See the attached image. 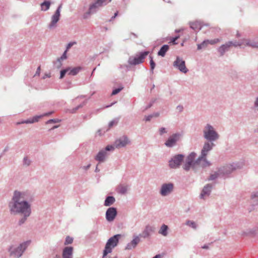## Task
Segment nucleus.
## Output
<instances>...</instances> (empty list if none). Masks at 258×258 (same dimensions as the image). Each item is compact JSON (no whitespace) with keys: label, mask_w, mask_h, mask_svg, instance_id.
I'll return each mask as SVG.
<instances>
[{"label":"nucleus","mask_w":258,"mask_h":258,"mask_svg":"<svg viewBox=\"0 0 258 258\" xmlns=\"http://www.w3.org/2000/svg\"><path fill=\"white\" fill-rule=\"evenodd\" d=\"M184 156L183 154H176L173 156L169 161V166L171 169H176L180 167L183 161Z\"/></svg>","instance_id":"obj_8"},{"label":"nucleus","mask_w":258,"mask_h":258,"mask_svg":"<svg viewBox=\"0 0 258 258\" xmlns=\"http://www.w3.org/2000/svg\"><path fill=\"white\" fill-rule=\"evenodd\" d=\"M73 241V238L72 237H71L70 236H67V237L66 238V240H65V241H64V245H68V244H71Z\"/></svg>","instance_id":"obj_46"},{"label":"nucleus","mask_w":258,"mask_h":258,"mask_svg":"<svg viewBox=\"0 0 258 258\" xmlns=\"http://www.w3.org/2000/svg\"><path fill=\"white\" fill-rule=\"evenodd\" d=\"M115 202V199L113 196H108L106 198L104 205L105 206H110L113 204Z\"/></svg>","instance_id":"obj_26"},{"label":"nucleus","mask_w":258,"mask_h":258,"mask_svg":"<svg viewBox=\"0 0 258 258\" xmlns=\"http://www.w3.org/2000/svg\"><path fill=\"white\" fill-rule=\"evenodd\" d=\"M154 117V114H150L149 115H147V116H145V118H144V120L146 121H149L151 120V119Z\"/></svg>","instance_id":"obj_50"},{"label":"nucleus","mask_w":258,"mask_h":258,"mask_svg":"<svg viewBox=\"0 0 258 258\" xmlns=\"http://www.w3.org/2000/svg\"><path fill=\"white\" fill-rule=\"evenodd\" d=\"M128 186L127 185H123L120 184L117 187V192L121 195H124L126 193Z\"/></svg>","instance_id":"obj_32"},{"label":"nucleus","mask_w":258,"mask_h":258,"mask_svg":"<svg viewBox=\"0 0 258 258\" xmlns=\"http://www.w3.org/2000/svg\"><path fill=\"white\" fill-rule=\"evenodd\" d=\"M81 70V67H76L72 69L70 68V70L69 71L68 75L72 76L76 75Z\"/></svg>","instance_id":"obj_34"},{"label":"nucleus","mask_w":258,"mask_h":258,"mask_svg":"<svg viewBox=\"0 0 258 258\" xmlns=\"http://www.w3.org/2000/svg\"><path fill=\"white\" fill-rule=\"evenodd\" d=\"M252 202L255 205H258V190L253 191L250 196Z\"/></svg>","instance_id":"obj_29"},{"label":"nucleus","mask_w":258,"mask_h":258,"mask_svg":"<svg viewBox=\"0 0 258 258\" xmlns=\"http://www.w3.org/2000/svg\"><path fill=\"white\" fill-rule=\"evenodd\" d=\"M90 166H91V164H88V165L87 166H84L83 167V168L84 169V170H88L90 167Z\"/></svg>","instance_id":"obj_57"},{"label":"nucleus","mask_w":258,"mask_h":258,"mask_svg":"<svg viewBox=\"0 0 258 258\" xmlns=\"http://www.w3.org/2000/svg\"><path fill=\"white\" fill-rule=\"evenodd\" d=\"M173 66L183 73H186L188 70L186 68L185 61L179 56H177L173 63Z\"/></svg>","instance_id":"obj_9"},{"label":"nucleus","mask_w":258,"mask_h":258,"mask_svg":"<svg viewBox=\"0 0 258 258\" xmlns=\"http://www.w3.org/2000/svg\"><path fill=\"white\" fill-rule=\"evenodd\" d=\"M67 51L66 50L62 54V55L57 58V61L55 62V65L57 68H59L61 66V61L67 58Z\"/></svg>","instance_id":"obj_30"},{"label":"nucleus","mask_w":258,"mask_h":258,"mask_svg":"<svg viewBox=\"0 0 258 258\" xmlns=\"http://www.w3.org/2000/svg\"><path fill=\"white\" fill-rule=\"evenodd\" d=\"M100 171L99 169L98 168V166H96L95 171L96 172H98Z\"/></svg>","instance_id":"obj_64"},{"label":"nucleus","mask_w":258,"mask_h":258,"mask_svg":"<svg viewBox=\"0 0 258 258\" xmlns=\"http://www.w3.org/2000/svg\"><path fill=\"white\" fill-rule=\"evenodd\" d=\"M179 38V36H175V37H173L171 39V42L174 44H176L177 43L176 42V41Z\"/></svg>","instance_id":"obj_54"},{"label":"nucleus","mask_w":258,"mask_h":258,"mask_svg":"<svg viewBox=\"0 0 258 258\" xmlns=\"http://www.w3.org/2000/svg\"><path fill=\"white\" fill-rule=\"evenodd\" d=\"M230 44L231 43L228 41L218 48L217 50L220 53V56H223L226 52L229 50L231 47Z\"/></svg>","instance_id":"obj_21"},{"label":"nucleus","mask_w":258,"mask_h":258,"mask_svg":"<svg viewBox=\"0 0 258 258\" xmlns=\"http://www.w3.org/2000/svg\"><path fill=\"white\" fill-rule=\"evenodd\" d=\"M189 25L190 28L194 30L195 31H199L202 28L200 23L198 21L190 22Z\"/></svg>","instance_id":"obj_28"},{"label":"nucleus","mask_w":258,"mask_h":258,"mask_svg":"<svg viewBox=\"0 0 258 258\" xmlns=\"http://www.w3.org/2000/svg\"><path fill=\"white\" fill-rule=\"evenodd\" d=\"M86 103H87L86 101H84L82 104H80L76 107L73 108L72 110V112L75 113L78 109H79V108L82 107L84 105H85L86 104Z\"/></svg>","instance_id":"obj_45"},{"label":"nucleus","mask_w":258,"mask_h":258,"mask_svg":"<svg viewBox=\"0 0 258 258\" xmlns=\"http://www.w3.org/2000/svg\"><path fill=\"white\" fill-rule=\"evenodd\" d=\"M229 42H231V44H230L231 47V46H234V47H237V46H241L243 44H244V42L243 41V40H241V41H237L236 40L235 41H229Z\"/></svg>","instance_id":"obj_35"},{"label":"nucleus","mask_w":258,"mask_h":258,"mask_svg":"<svg viewBox=\"0 0 258 258\" xmlns=\"http://www.w3.org/2000/svg\"><path fill=\"white\" fill-rule=\"evenodd\" d=\"M51 3L49 1H44L41 4V10L43 11H47L50 6Z\"/></svg>","instance_id":"obj_33"},{"label":"nucleus","mask_w":258,"mask_h":258,"mask_svg":"<svg viewBox=\"0 0 258 258\" xmlns=\"http://www.w3.org/2000/svg\"><path fill=\"white\" fill-rule=\"evenodd\" d=\"M131 144V141L126 136H123L116 139L114 143V148H121Z\"/></svg>","instance_id":"obj_13"},{"label":"nucleus","mask_w":258,"mask_h":258,"mask_svg":"<svg viewBox=\"0 0 258 258\" xmlns=\"http://www.w3.org/2000/svg\"><path fill=\"white\" fill-rule=\"evenodd\" d=\"M140 239L139 236H135L133 239L131 241V242L128 243L125 249L130 250L133 248H134L136 247L137 245L140 242Z\"/></svg>","instance_id":"obj_22"},{"label":"nucleus","mask_w":258,"mask_h":258,"mask_svg":"<svg viewBox=\"0 0 258 258\" xmlns=\"http://www.w3.org/2000/svg\"><path fill=\"white\" fill-rule=\"evenodd\" d=\"M149 51H145L137 54L135 56H131L128 60V63L130 65H137L142 63L144 59L149 54Z\"/></svg>","instance_id":"obj_7"},{"label":"nucleus","mask_w":258,"mask_h":258,"mask_svg":"<svg viewBox=\"0 0 258 258\" xmlns=\"http://www.w3.org/2000/svg\"><path fill=\"white\" fill-rule=\"evenodd\" d=\"M40 73V67H38L37 69L36 72L35 73V74L34 75V76H39Z\"/></svg>","instance_id":"obj_56"},{"label":"nucleus","mask_w":258,"mask_h":258,"mask_svg":"<svg viewBox=\"0 0 258 258\" xmlns=\"http://www.w3.org/2000/svg\"><path fill=\"white\" fill-rule=\"evenodd\" d=\"M29 243L30 241H27L21 243L18 246L14 245L10 246L9 249L10 255L17 258L21 257Z\"/></svg>","instance_id":"obj_5"},{"label":"nucleus","mask_w":258,"mask_h":258,"mask_svg":"<svg viewBox=\"0 0 258 258\" xmlns=\"http://www.w3.org/2000/svg\"><path fill=\"white\" fill-rule=\"evenodd\" d=\"M215 146L214 142L206 141L204 143L201 151V158L206 157L208 153Z\"/></svg>","instance_id":"obj_14"},{"label":"nucleus","mask_w":258,"mask_h":258,"mask_svg":"<svg viewBox=\"0 0 258 258\" xmlns=\"http://www.w3.org/2000/svg\"><path fill=\"white\" fill-rule=\"evenodd\" d=\"M213 185L212 184H207L204 187L200 194V198L201 199H204L205 196H209L213 188Z\"/></svg>","instance_id":"obj_20"},{"label":"nucleus","mask_w":258,"mask_h":258,"mask_svg":"<svg viewBox=\"0 0 258 258\" xmlns=\"http://www.w3.org/2000/svg\"><path fill=\"white\" fill-rule=\"evenodd\" d=\"M174 184L171 182L163 183L161 185L159 194L162 197L169 196L173 191Z\"/></svg>","instance_id":"obj_11"},{"label":"nucleus","mask_w":258,"mask_h":258,"mask_svg":"<svg viewBox=\"0 0 258 258\" xmlns=\"http://www.w3.org/2000/svg\"><path fill=\"white\" fill-rule=\"evenodd\" d=\"M70 70V68H67L66 69L62 70L60 71V79H62L65 75L68 73H69V71Z\"/></svg>","instance_id":"obj_43"},{"label":"nucleus","mask_w":258,"mask_h":258,"mask_svg":"<svg viewBox=\"0 0 258 258\" xmlns=\"http://www.w3.org/2000/svg\"><path fill=\"white\" fill-rule=\"evenodd\" d=\"M167 132L166 131V129L164 127H161L159 129V134H160V135H161V136H162L164 134L166 133Z\"/></svg>","instance_id":"obj_53"},{"label":"nucleus","mask_w":258,"mask_h":258,"mask_svg":"<svg viewBox=\"0 0 258 258\" xmlns=\"http://www.w3.org/2000/svg\"><path fill=\"white\" fill-rule=\"evenodd\" d=\"M74 248L72 246L65 247L62 252V258H73Z\"/></svg>","instance_id":"obj_19"},{"label":"nucleus","mask_w":258,"mask_h":258,"mask_svg":"<svg viewBox=\"0 0 258 258\" xmlns=\"http://www.w3.org/2000/svg\"><path fill=\"white\" fill-rule=\"evenodd\" d=\"M232 168H233L234 171L237 169H240L242 168L244 166V162L243 161L238 162L236 163H233L231 164Z\"/></svg>","instance_id":"obj_31"},{"label":"nucleus","mask_w":258,"mask_h":258,"mask_svg":"<svg viewBox=\"0 0 258 258\" xmlns=\"http://www.w3.org/2000/svg\"><path fill=\"white\" fill-rule=\"evenodd\" d=\"M150 60V67H151V72L153 74L154 69H155L156 64L155 62L153 60V57L151 55H150L149 56Z\"/></svg>","instance_id":"obj_41"},{"label":"nucleus","mask_w":258,"mask_h":258,"mask_svg":"<svg viewBox=\"0 0 258 258\" xmlns=\"http://www.w3.org/2000/svg\"><path fill=\"white\" fill-rule=\"evenodd\" d=\"M202 247L203 249H208L209 248V246L208 245H207V244H205V245H203Z\"/></svg>","instance_id":"obj_62"},{"label":"nucleus","mask_w":258,"mask_h":258,"mask_svg":"<svg viewBox=\"0 0 258 258\" xmlns=\"http://www.w3.org/2000/svg\"><path fill=\"white\" fill-rule=\"evenodd\" d=\"M176 109L179 113H181L183 110V107L181 105H178L177 106Z\"/></svg>","instance_id":"obj_52"},{"label":"nucleus","mask_w":258,"mask_h":258,"mask_svg":"<svg viewBox=\"0 0 258 258\" xmlns=\"http://www.w3.org/2000/svg\"><path fill=\"white\" fill-rule=\"evenodd\" d=\"M112 0H94L89 6L88 11L83 15V18L88 19L91 15L97 12L100 7L106 6Z\"/></svg>","instance_id":"obj_2"},{"label":"nucleus","mask_w":258,"mask_h":258,"mask_svg":"<svg viewBox=\"0 0 258 258\" xmlns=\"http://www.w3.org/2000/svg\"><path fill=\"white\" fill-rule=\"evenodd\" d=\"M207 41H208V44L214 45L215 44L220 42L221 41V39L219 38H216L212 40H207Z\"/></svg>","instance_id":"obj_44"},{"label":"nucleus","mask_w":258,"mask_h":258,"mask_svg":"<svg viewBox=\"0 0 258 258\" xmlns=\"http://www.w3.org/2000/svg\"><path fill=\"white\" fill-rule=\"evenodd\" d=\"M155 228L154 227L150 225H147L146 226L142 233L139 234V237H141L144 238H148L150 236L151 233L155 231Z\"/></svg>","instance_id":"obj_16"},{"label":"nucleus","mask_w":258,"mask_h":258,"mask_svg":"<svg viewBox=\"0 0 258 258\" xmlns=\"http://www.w3.org/2000/svg\"><path fill=\"white\" fill-rule=\"evenodd\" d=\"M114 150V147L112 145H108L104 149L100 150L94 159L99 163L104 162L109 155L108 152L113 151Z\"/></svg>","instance_id":"obj_6"},{"label":"nucleus","mask_w":258,"mask_h":258,"mask_svg":"<svg viewBox=\"0 0 258 258\" xmlns=\"http://www.w3.org/2000/svg\"><path fill=\"white\" fill-rule=\"evenodd\" d=\"M50 74H45L44 76L43 77V79H45L46 78H50Z\"/></svg>","instance_id":"obj_58"},{"label":"nucleus","mask_w":258,"mask_h":258,"mask_svg":"<svg viewBox=\"0 0 258 258\" xmlns=\"http://www.w3.org/2000/svg\"><path fill=\"white\" fill-rule=\"evenodd\" d=\"M31 163V160L27 157L25 156L23 159V165L25 167H28Z\"/></svg>","instance_id":"obj_37"},{"label":"nucleus","mask_w":258,"mask_h":258,"mask_svg":"<svg viewBox=\"0 0 258 258\" xmlns=\"http://www.w3.org/2000/svg\"><path fill=\"white\" fill-rule=\"evenodd\" d=\"M233 171H234V170L233 168H232L231 164L228 165L219 169V172L222 174V177H226L231 174Z\"/></svg>","instance_id":"obj_17"},{"label":"nucleus","mask_w":258,"mask_h":258,"mask_svg":"<svg viewBox=\"0 0 258 258\" xmlns=\"http://www.w3.org/2000/svg\"><path fill=\"white\" fill-rule=\"evenodd\" d=\"M197 166V163H196V160L195 162H193L190 161H185L183 166V168L184 170L188 171L190 170V168H192L194 169H196Z\"/></svg>","instance_id":"obj_23"},{"label":"nucleus","mask_w":258,"mask_h":258,"mask_svg":"<svg viewBox=\"0 0 258 258\" xmlns=\"http://www.w3.org/2000/svg\"><path fill=\"white\" fill-rule=\"evenodd\" d=\"M59 121V120H57V119H49V120H48L46 122V123L49 124V123H56L57 122H58Z\"/></svg>","instance_id":"obj_55"},{"label":"nucleus","mask_w":258,"mask_h":258,"mask_svg":"<svg viewBox=\"0 0 258 258\" xmlns=\"http://www.w3.org/2000/svg\"><path fill=\"white\" fill-rule=\"evenodd\" d=\"M203 138L207 141L215 142L220 138V135L213 126L207 123L203 130Z\"/></svg>","instance_id":"obj_3"},{"label":"nucleus","mask_w":258,"mask_h":258,"mask_svg":"<svg viewBox=\"0 0 258 258\" xmlns=\"http://www.w3.org/2000/svg\"><path fill=\"white\" fill-rule=\"evenodd\" d=\"M186 225L189 227H192V228H194L195 229H196L197 227L196 223L194 221H190V220H187L186 222Z\"/></svg>","instance_id":"obj_42"},{"label":"nucleus","mask_w":258,"mask_h":258,"mask_svg":"<svg viewBox=\"0 0 258 258\" xmlns=\"http://www.w3.org/2000/svg\"><path fill=\"white\" fill-rule=\"evenodd\" d=\"M117 122H118V120L117 119H114V120H111L109 123V124H108L109 125V127H111L113 125L116 124L117 123Z\"/></svg>","instance_id":"obj_51"},{"label":"nucleus","mask_w":258,"mask_h":258,"mask_svg":"<svg viewBox=\"0 0 258 258\" xmlns=\"http://www.w3.org/2000/svg\"><path fill=\"white\" fill-rule=\"evenodd\" d=\"M120 236V234H116L108 239L103 250L102 258H106L107 255L111 253L112 249L117 245Z\"/></svg>","instance_id":"obj_4"},{"label":"nucleus","mask_w":258,"mask_h":258,"mask_svg":"<svg viewBox=\"0 0 258 258\" xmlns=\"http://www.w3.org/2000/svg\"><path fill=\"white\" fill-rule=\"evenodd\" d=\"M197 154L195 152L190 153L186 157L185 161H190L191 162L195 161V158Z\"/></svg>","instance_id":"obj_36"},{"label":"nucleus","mask_w":258,"mask_h":258,"mask_svg":"<svg viewBox=\"0 0 258 258\" xmlns=\"http://www.w3.org/2000/svg\"><path fill=\"white\" fill-rule=\"evenodd\" d=\"M52 113V112H49L48 113H46L43 114V115H39V116H34L32 119L33 121V122H37L39 120V119L41 117L44 116H48Z\"/></svg>","instance_id":"obj_38"},{"label":"nucleus","mask_w":258,"mask_h":258,"mask_svg":"<svg viewBox=\"0 0 258 258\" xmlns=\"http://www.w3.org/2000/svg\"><path fill=\"white\" fill-rule=\"evenodd\" d=\"M33 123V121H32V119H27V120H23L21 122H17V124H22V123Z\"/></svg>","instance_id":"obj_48"},{"label":"nucleus","mask_w":258,"mask_h":258,"mask_svg":"<svg viewBox=\"0 0 258 258\" xmlns=\"http://www.w3.org/2000/svg\"><path fill=\"white\" fill-rule=\"evenodd\" d=\"M32 200V195L29 191H14L8 207L11 214L23 215V217L19 221V225L24 224L31 215V202Z\"/></svg>","instance_id":"obj_1"},{"label":"nucleus","mask_w":258,"mask_h":258,"mask_svg":"<svg viewBox=\"0 0 258 258\" xmlns=\"http://www.w3.org/2000/svg\"><path fill=\"white\" fill-rule=\"evenodd\" d=\"M117 210L114 207L109 208L105 214L106 219L108 222H112L115 218L117 215Z\"/></svg>","instance_id":"obj_15"},{"label":"nucleus","mask_w":258,"mask_h":258,"mask_svg":"<svg viewBox=\"0 0 258 258\" xmlns=\"http://www.w3.org/2000/svg\"><path fill=\"white\" fill-rule=\"evenodd\" d=\"M220 176H222V174L220 173L218 170L217 172H215L214 173L210 175V177L209 178V180H215Z\"/></svg>","instance_id":"obj_39"},{"label":"nucleus","mask_w":258,"mask_h":258,"mask_svg":"<svg viewBox=\"0 0 258 258\" xmlns=\"http://www.w3.org/2000/svg\"><path fill=\"white\" fill-rule=\"evenodd\" d=\"M169 47L167 44L163 45L158 52V55L164 57L166 52L169 50Z\"/></svg>","instance_id":"obj_25"},{"label":"nucleus","mask_w":258,"mask_h":258,"mask_svg":"<svg viewBox=\"0 0 258 258\" xmlns=\"http://www.w3.org/2000/svg\"><path fill=\"white\" fill-rule=\"evenodd\" d=\"M61 7L62 4L59 5L54 14L51 16V22L48 25V28L49 29H53L56 27V24L60 19Z\"/></svg>","instance_id":"obj_10"},{"label":"nucleus","mask_w":258,"mask_h":258,"mask_svg":"<svg viewBox=\"0 0 258 258\" xmlns=\"http://www.w3.org/2000/svg\"><path fill=\"white\" fill-rule=\"evenodd\" d=\"M162 256L161 254H159L156 255L153 258H162Z\"/></svg>","instance_id":"obj_60"},{"label":"nucleus","mask_w":258,"mask_h":258,"mask_svg":"<svg viewBox=\"0 0 258 258\" xmlns=\"http://www.w3.org/2000/svg\"><path fill=\"white\" fill-rule=\"evenodd\" d=\"M122 89V88H118L113 90L111 95H115L118 93Z\"/></svg>","instance_id":"obj_49"},{"label":"nucleus","mask_w":258,"mask_h":258,"mask_svg":"<svg viewBox=\"0 0 258 258\" xmlns=\"http://www.w3.org/2000/svg\"><path fill=\"white\" fill-rule=\"evenodd\" d=\"M168 226L165 224H163L161 226L158 233L164 236H166L168 235Z\"/></svg>","instance_id":"obj_27"},{"label":"nucleus","mask_w":258,"mask_h":258,"mask_svg":"<svg viewBox=\"0 0 258 258\" xmlns=\"http://www.w3.org/2000/svg\"><path fill=\"white\" fill-rule=\"evenodd\" d=\"M208 44V41H207V40H205L201 43L197 45L198 49L200 50V49H202L203 48H205L207 46Z\"/></svg>","instance_id":"obj_40"},{"label":"nucleus","mask_w":258,"mask_h":258,"mask_svg":"<svg viewBox=\"0 0 258 258\" xmlns=\"http://www.w3.org/2000/svg\"><path fill=\"white\" fill-rule=\"evenodd\" d=\"M116 103V102H113L110 105H106V106L104 107V108H108L111 106H112L113 104H114L115 103Z\"/></svg>","instance_id":"obj_61"},{"label":"nucleus","mask_w":258,"mask_h":258,"mask_svg":"<svg viewBox=\"0 0 258 258\" xmlns=\"http://www.w3.org/2000/svg\"><path fill=\"white\" fill-rule=\"evenodd\" d=\"M253 109L255 111H258V97L255 98L253 103Z\"/></svg>","instance_id":"obj_47"},{"label":"nucleus","mask_w":258,"mask_h":258,"mask_svg":"<svg viewBox=\"0 0 258 258\" xmlns=\"http://www.w3.org/2000/svg\"><path fill=\"white\" fill-rule=\"evenodd\" d=\"M245 46L258 48V41L251 39H243Z\"/></svg>","instance_id":"obj_24"},{"label":"nucleus","mask_w":258,"mask_h":258,"mask_svg":"<svg viewBox=\"0 0 258 258\" xmlns=\"http://www.w3.org/2000/svg\"><path fill=\"white\" fill-rule=\"evenodd\" d=\"M197 165L202 168H206L211 165V163L207 160L206 157L201 158V155L197 159Z\"/></svg>","instance_id":"obj_18"},{"label":"nucleus","mask_w":258,"mask_h":258,"mask_svg":"<svg viewBox=\"0 0 258 258\" xmlns=\"http://www.w3.org/2000/svg\"><path fill=\"white\" fill-rule=\"evenodd\" d=\"M153 114L154 115V117H158L159 115V113H157V112L154 113Z\"/></svg>","instance_id":"obj_63"},{"label":"nucleus","mask_w":258,"mask_h":258,"mask_svg":"<svg viewBox=\"0 0 258 258\" xmlns=\"http://www.w3.org/2000/svg\"><path fill=\"white\" fill-rule=\"evenodd\" d=\"M180 137L181 134L179 133L172 134L165 142V146L169 148L174 147L176 144V143L180 140Z\"/></svg>","instance_id":"obj_12"},{"label":"nucleus","mask_w":258,"mask_h":258,"mask_svg":"<svg viewBox=\"0 0 258 258\" xmlns=\"http://www.w3.org/2000/svg\"><path fill=\"white\" fill-rule=\"evenodd\" d=\"M73 43H69L67 45V49H69L72 46H73Z\"/></svg>","instance_id":"obj_59"}]
</instances>
